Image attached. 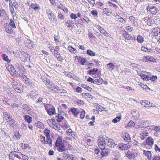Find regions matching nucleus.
Listing matches in <instances>:
<instances>
[{"instance_id": "56", "label": "nucleus", "mask_w": 160, "mask_h": 160, "mask_svg": "<svg viewBox=\"0 0 160 160\" xmlns=\"http://www.w3.org/2000/svg\"><path fill=\"white\" fill-rule=\"evenodd\" d=\"M59 87H53V88H52V89L51 90V91H53V92H57L58 90H59Z\"/></svg>"}, {"instance_id": "12", "label": "nucleus", "mask_w": 160, "mask_h": 160, "mask_svg": "<svg viewBox=\"0 0 160 160\" xmlns=\"http://www.w3.org/2000/svg\"><path fill=\"white\" fill-rule=\"evenodd\" d=\"M22 154L21 152H17L16 151H12L10 152V156H11L12 155L13 156H13H14V157H16L18 158L21 159V157H22Z\"/></svg>"}, {"instance_id": "37", "label": "nucleus", "mask_w": 160, "mask_h": 160, "mask_svg": "<svg viewBox=\"0 0 160 160\" xmlns=\"http://www.w3.org/2000/svg\"><path fill=\"white\" fill-rule=\"evenodd\" d=\"M101 150L102 151L101 152V153L102 156H105L106 155H108V151L107 150L105 149V148Z\"/></svg>"}, {"instance_id": "41", "label": "nucleus", "mask_w": 160, "mask_h": 160, "mask_svg": "<svg viewBox=\"0 0 160 160\" xmlns=\"http://www.w3.org/2000/svg\"><path fill=\"white\" fill-rule=\"evenodd\" d=\"M68 49L70 51V52L73 53H76L77 52L76 49L72 48V47L71 46L68 47Z\"/></svg>"}, {"instance_id": "15", "label": "nucleus", "mask_w": 160, "mask_h": 160, "mask_svg": "<svg viewBox=\"0 0 160 160\" xmlns=\"http://www.w3.org/2000/svg\"><path fill=\"white\" fill-rule=\"evenodd\" d=\"M56 147L57 148V150L59 152H63L67 150L66 148L64 143Z\"/></svg>"}, {"instance_id": "18", "label": "nucleus", "mask_w": 160, "mask_h": 160, "mask_svg": "<svg viewBox=\"0 0 160 160\" xmlns=\"http://www.w3.org/2000/svg\"><path fill=\"white\" fill-rule=\"evenodd\" d=\"M63 143L62 142V139L60 137H58L55 143V147H57L58 146H60L63 144Z\"/></svg>"}, {"instance_id": "2", "label": "nucleus", "mask_w": 160, "mask_h": 160, "mask_svg": "<svg viewBox=\"0 0 160 160\" xmlns=\"http://www.w3.org/2000/svg\"><path fill=\"white\" fill-rule=\"evenodd\" d=\"M46 13L48 14V17L50 21L52 22H55L57 21L56 16L52 13L50 10L47 9Z\"/></svg>"}, {"instance_id": "20", "label": "nucleus", "mask_w": 160, "mask_h": 160, "mask_svg": "<svg viewBox=\"0 0 160 160\" xmlns=\"http://www.w3.org/2000/svg\"><path fill=\"white\" fill-rule=\"evenodd\" d=\"M143 154L146 156L148 159H150L152 158V154L150 151H143Z\"/></svg>"}, {"instance_id": "10", "label": "nucleus", "mask_w": 160, "mask_h": 160, "mask_svg": "<svg viewBox=\"0 0 160 160\" xmlns=\"http://www.w3.org/2000/svg\"><path fill=\"white\" fill-rule=\"evenodd\" d=\"M30 7L35 11H39L40 9V7L36 3L31 4Z\"/></svg>"}, {"instance_id": "16", "label": "nucleus", "mask_w": 160, "mask_h": 160, "mask_svg": "<svg viewBox=\"0 0 160 160\" xmlns=\"http://www.w3.org/2000/svg\"><path fill=\"white\" fill-rule=\"evenodd\" d=\"M146 142L147 145L152 146L153 144V139L151 137H149L146 139Z\"/></svg>"}, {"instance_id": "47", "label": "nucleus", "mask_w": 160, "mask_h": 160, "mask_svg": "<svg viewBox=\"0 0 160 160\" xmlns=\"http://www.w3.org/2000/svg\"><path fill=\"white\" fill-rule=\"evenodd\" d=\"M157 9L156 8L152 6L151 10H150V12L152 14H155L157 12Z\"/></svg>"}, {"instance_id": "13", "label": "nucleus", "mask_w": 160, "mask_h": 160, "mask_svg": "<svg viewBox=\"0 0 160 160\" xmlns=\"http://www.w3.org/2000/svg\"><path fill=\"white\" fill-rule=\"evenodd\" d=\"M46 83H45V85H46L47 87L51 90L53 88L55 87V85L50 80H46Z\"/></svg>"}, {"instance_id": "50", "label": "nucleus", "mask_w": 160, "mask_h": 160, "mask_svg": "<svg viewBox=\"0 0 160 160\" xmlns=\"http://www.w3.org/2000/svg\"><path fill=\"white\" fill-rule=\"evenodd\" d=\"M91 13L95 17H98V12L96 10H92L91 11Z\"/></svg>"}, {"instance_id": "46", "label": "nucleus", "mask_w": 160, "mask_h": 160, "mask_svg": "<svg viewBox=\"0 0 160 160\" xmlns=\"http://www.w3.org/2000/svg\"><path fill=\"white\" fill-rule=\"evenodd\" d=\"M121 117L120 116L117 117L116 118L112 120V122L114 123H116L119 122L121 119Z\"/></svg>"}, {"instance_id": "39", "label": "nucleus", "mask_w": 160, "mask_h": 160, "mask_svg": "<svg viewBox=\"0 0 160 160\" xmlns=\"http://www.w3.org/2000/svg\"><path fill=\"white\" fill-rule=\"evenodd\" d=\"M2 59L4 61H7V62H9L11 60L8 58V56L5 54H3L2 56Z\"/></svg>"}, {"instance_id": "59", "label": "nucleus", "mask_w": 160, "mask_h": 160, "mask_svg": "<svg viewBox=\"0 0 160 160\" xmlns=\"http://www.w3.org/2000/svg\"><path fill=\"white\" fill-rule=\"evenodd\" d=\"M148 133H143L142 135L141 136V138L142 140H143L146 136L148 135Z\"/></svg>"}, {"instance_id": "5", "label": "nucleus", "mask_w": 160, "mask_h": 160, "mask_svg": "<svg viewBox=\"0 0 160 160\" xmlns=\"http://www.w3.org/2000/svg\"><path fill=\"white\" fill-rule=\"evenodd\" d=\"M141 103L142 106L146 108L155 107L156 106L154 104L150 102L149 101L145 100L142 101Z\"/></svg>"}, {"instance_id": "35", "label": "nucleus", "mask_w": 160, "mask_h": 160, "mask_svg": "<svg viewBox=\"0 0 160 160\" xmlns=\"http://www.w3.org/2000/svg\"><path fill=\"white\" fill-rule=\"evenodd\" d=\"M116 18L121 22L125 23L126 22V21L120 16L119 15H116Z\"/></svg>"}, {"instance_id": "45", "label": "nucleus", "mask_w": 160, "mask_h": 160, "mask_svg": "<svg viewBox=\"0 0 160 160\" xmlns=\"http://www.w3.org/2000/svg\"><path fill=\"white\" fill-rule=\"evenodd\" d=\"M87 53L91 56H95L96 53L91 50H88L87 51Z\"/></svg>"}, {"instance_id": "54", "label": "nucleus", "mask_w": 160, "mask_h": 160, "mask_svg": "<svg viewBox=\"0 0 160 160\" xmlns=\"http://www.w3.org/2000/svg\"><path fill=\"white\" fill-rule=\"evenodd\" d=\"M9 114V113L6 112H4L3 113V116L7 121H8V118H7L8 117Z\"/></svg>"}, {"instance_id": "11", "label": "nucleus", "mask_w": 160, "mask_h": 160, "mask_svg": "<svg viewBox=\"0 0 160 160\" xmlns=\"http://www.w3.org/2000/svg\"><path fill=\"white\" fill-rule=\"evenodd\" d=\"M130 148L129 147L128 145L127 144H124L121 143L119 145V148L122 150H128Z\"/></svg>"}, {"instance_id": "38", "label": "nucleus", "mask_w": 160, "mask_h": 160, "mask_svg": "<svg viewBox=\"0 0 160 160\" xmlns=\"http://www.w3.org/2000/svg\"><path fill=\"white\" fill-rule=\"evenodd\" d=\"M47 143L49 144V146L51 147L52 146V140L50 138V137L47 138Z\"/></svg>"}, {"instance_id": "23", "label": "nucleus", "mask_w": 160, "mask_h": 160, "mask_svg": "<svg viewBox=\"0 0 160 160\" xmlns=\"http://www.w3.org/2000/svg\"><path fill=\"white\" fill-rule=\"evenodd\" d=\"M137 40L138 42V43H142L144 41V38H143L140 35H138L137 39H136V40Z\"/></svg>"}, {"instance_id": "27", "label": "nucleus", "mask_w": 160, "mask_h": 160, "mask_svg": "<svg viewBox=\"0 0 160 160\" xmlns=\"http://www.w3.org/2000/svg\"><path fill=\"white\" fill-rule=\"evenodd\" d=\"M24 118L25 121L28 123H30L32 121V118L28 115H25Z\"/></svg>"}, {"instance_id": "34", "label": "nucleus", "mask_w": 160, "mask_h": 160, "mask_svg": "<svg viewBox=\"0 0 160 160\" xmlns=\"http://www.w3.org/2000/svg\"><path fill=\"white\" fill-rule=\"evenodd\" d=\"M37 94L34 92L32 91L30 93V97L32 99L35 100L37 97Z\"/></svg>"}, {"instance_id": "31", "label": "nucleus", "mask_w": 160, "mask_h": 160, "mask_svg": "<svg viewBox=\"0 0 160 160\" xmlns=\"http://www.w3.org/2000/svg\"><path fill=\"white\" fill-rule=\"evenodd\" d=\"M73 155L71 156L70 155H68L66 153H64L63 157L64 159H65L66 160H70Z\"/></svg>"}, {"instance_id": "52", "label": "nucleus", "mask_w": 160, "mask_h": 160, "mask_svg": "<svg viewBox=\"0 0 160 160\" xmlns=\"http://www.w3.org/2000/svg\"><path fill=\"white\" fill-rule=\"evenodd\" d=\"M9 24L11 26L14 28H16V26L15 25V23L12 20L10 19V22L9 23Z\"/></svg>"}, {"instance_id": "30", "label": "nucleus", "mask_w": 160, "mask_h": 160, "mask_svg": "<svg viewBox=\"0 0 160 160\" xmlns=\"http://www.w3.org/2000/svg\"><path fill=\"white\" fill-rule=\"evenodd\" d=\"M82 96L83 98L85 99H87V98H92V95L89 93H82Z\"/></svg>"}, {"instance_id": "22", "label": "nucleus", "mask_w": 160, "mask_h": 160, "mask_svg": "<svg viewBox=\"0 0 160 160\" xmlns=\"http://www.w3.org/2000/svg\"><path fill=\"white\" fill-rule=\"evenodd\" d=\"M22 148L24 149V150H26V152H27L29 151L31 148V146L28 144H24L23 146L22 145Z\"/></svg>"}, {"instance_id": "24", "label": "nucleus", "mask_w": 160, "mask_h": 160, "mask_svg": "<svg viewBox=\"0 0 160 160\" xmlns=\"http://www.w3.org/2000/svg\"><path fill=\"white\" fill-rule=\"evenodd\" d=\"M140 76L144 80H149L151 78V77L149 76L145 75L143 73L141 74Z\"/></svg>"}, {"instance_id": "44", "label": "nucleus", "mask_w": 160, "mask_h": 160, "mask_svg": "<svg viewBox=\"0 0 160 160\" xmlns=\"http://www.w3.org/2000/svg\"><path fill=\"white\" fill-rule=\"evenodd\" d=\"M74 22L72 21L71 20H68L67 22H66V25L68 27L70 28L71 27V26H72L73 23Z\"/></svg>"}, {"instance_id": "17", "label": "nucleus", "mask_w": 160, "mask_h": 160, "mask_svg": "<svg viewBox=\"0 0 160 160\" xmlns=\"http://www.w3.org/2000/svg\"><path fill=\"white\" fill-rule=\"evenodd\" d=\"M94 81V84L100 85L102 83L103 80L102 78L98 77L96 78H95Z\"/></svg>"}, {"instance_id": "64", "label": "nucleus", "mask_w": 160, "mask_h": 160, "mask_svg": "<svg viewBox=\"0 0 160 160\" xmlns=\"http://www.w3.org/2000/svg\"><path fill=\"white\" fill-rule=\"evenodd\" d=\"M25 80L26 82H27L29 84H32L33 83L32 81L28 78H26Z\"/></svg>"}, {"instance_id": "58", "label": "nucleus", "mask_w": 160, "mask_h": 160, "mask_svg": "<svg viewBox=\"0 0 160 160\" xmlns=\"http://www.w3.org/2000/svg\"><path fill=\"white\" fill-rule=\"evenodd\" d=\"M101 33L105 36H109V33L106 32L104 29L102 30Z\"/></svg>"}, {"instance_id": "9", "label": "nucleus", "mask_w": 160, "mask_h": 160, "mask_svg": "<svg viewBox=\"0 0 160 160\" xmlns=\"http://www.w3.org/2000/svg\"><path fill=\"white\" fill-rule=\"evenodd\" d=\"M123 36L127 40H130V39H132V40H134L135 41L136 40L135 37H132L126 31H125L123 33Z\"/></svg>"}, {"instance_id": "8", "label": "nucleus", "mask_w": 160, "mask_h": 160, "mask_svg": "<svg viewBox=\"0 0 160 160\" xmlns=\"http://www.w3.org/2000/svg\"><path fill=\"white\" fill-rule=\"evenodd\" d=\"M152 32L153 33V35L154 36H158L160 33V28L155 27L152 28Z\"/></svg>"}, {"instance_id": "28", "label": "nucleus", "mask_w": 160, "mask_h": 160, "mask_svg": "<svg viewBox=\"0 0 160 160\" xmlns=\"http://www.w3.org/2000/svg\"><path fill=\"white\" fill-rule=\"evenodd\" d=\"M22 108L28 113H29L31 110V109L27 104H23L22 106Z\"/></svg>"}, {"instance_id": "53", "label": "nucleus", "mask_w": 160, "mask_h": 160, "mask_svg": "<svg viewBox=\"0 0 160 160\" xmlns=\"http://www.w3.org/2000/svg\"><path fill=\"white\" fill-rule=\"evenodd\" d=\"M75 22L77 27H78V25L79 24L81 25H83V23L82 22V20H76Z\"/></svg>"}, {"instance_id": "51", "label": "nucleus", "mask_w": 160, "mask_h": 160, "mask_svg": "<svg viewBox=\"0 0 160 160\" xmlns=\"http://www.w3.org/2000/svg\"><path fill=\"white\" fill-rule=\"evenodd\" d=\"M128 157L130 159H133L135 157V155L134 153H129L128 155Z\"/></svg>"}, {"instance_id": "62", "label": "nucleus", "mask_w": 160, "mask_h": 160, "mask_svg": "<svg viewBox=\"0 0 160 160\" xmlns=\"http://www.w3.org/2000/svg\"><path fill=\"white\" fill-rule=\"evenodd\" d=\"M70 17H71L72 19H76L77 18V17L76 16V14L72 13L70 15Z\"/></svg>"}, {"instance_id": "40", "label": "nucleus", "mask_w": 160, "mask_h": 160, "mask_svg": "<svg viewBox=\"0 0 160 160\" xmlns=\"http://www.w3.org/2000/svg\"><path fill=\"white\" fill-rule=\"evenodd\" d=\"M81 86L82 88L87 89L89 91L91 92L92 91V89L91 88L85 84H82Z\"/></svg>"}, {"instance_id": "57", "label": "nucleus", "mask_w": 160, "mask_h": 160, "mask_svg": "<svg viewBox=\"0 0 160 160\" xmlns=\"http://www.w3.org/2000/svg\"><path fill=\"white\" fill-rule=\"evenodd\" d=\"M85 115V112L84 110H82L81 112L80 117L81 119L83 118Z\"/></svg>"}, {"instance_id": "60", "label": "nucleus", "mask_w": 160, "mask_h": 160, "mask_svg": "<svg viewBox=\"0 0 160 160\" xmlns=\"http://www.w3.org/2000/svg\"><path fill=\"white\" fill-rule=\"evenodd\" d=\"M37 126L38 128H41L43 126V124L40 122L38 121L37 123Z\"/></svg>"}, {"instance_id": "36", "label": "nucleus", "mask_w": 160, "mask_h": 160, "mask_svg": "<svg viewBox=\"0 0 160 160\" xmlns=\"http://www.w3.org/2000/svg\"><path fill=\"white\" fill-rule=\"evenodd\" d=\"M98 70V69L97 68H93L92 69L90 70L89 73L90 75H94L97 73Z\"/></svg>"}, {"instance_id": "4", "label": "nucleus", "mask_w": 160, "mask_h": 160, "mask_svg": "<svg viewBox=\"0 0 160 160\" xmlns=\"http://www.w3.org/2000/svg\"><path fill=\"white\" fill-rule=\"evenodd\" d=\"M45 107V109L49 115L51 116L54 114L55 112V110L54 107L49 105Z\"/></svg>"}, {"instance_id": "48", "label": "nucleus", "mask_w": 160, "mask_h": 160, "mask_svg": "<svg viewBox=\"0 0 160 160\" xmlns=\"http://www.w3.org/2000/svg\"><path fill=\"white\" fill-rule=\"evenodd\" d=\"M13 156L14 155H13ZM9 157L10 159H11V160H21V159L15 157H14V156H13L12 157V155L10 156V153L9 155Z\"/></svg>"}, {"instance_id": "1", "label": "nucleus", "mask_w": 160, "mask_h": 160, "mask_svg": "<svg viewBox=\"0 0 160 160\" xmlns=\"http://www.w3.org/2000/svg\"><path fill=\"white\" fill-rule=\"evenodd\" d=\"M12 85L13 89L17 92L21 93L23 92L22 86L16 82H12Z\"/></svg>"}, {"instance_id": "49", "label": "nucleus", "mask_w": 160, "mask_h": 160, "mask_svg": "<svg viewBox=\"0 0 160 160\" xmlns=\"http://www.w3.org/2000/svg\"><path fill=\"white\" fill-rule=\"evenodd\" d=\"M43 98L41 97H39L36 100L37 103L42 104L43 103Z\"/></svg>"}, {"instance_id": "6", "label": "nucleus", "mask_w": 160, "mask_h": 160, "mask_svg": "<svg viewBox=\"0 0 160 160\" xmlns=\"http://www.w3.org/2000/svg\"><path fill=\"white\" fill-rule=\"evenodd\" d=\"M106 145L111 148L115 147L117 145L115 143L113 140L108 138H106Z\"/></svg>"}, {"instance_id": "33", "label": "nucleus", "mask_w": 160, "mask_h": 160, "mask_svg": "<svg viewBox=\"0 0 160 160\" xmlns=\"http://www.w3.org/2000/svg\"><path fill=\"white\" fill-rule=\"evenodd\" d=\"M71 111L73 115L75 116H76L78 114L79 112L78 109L77 108H72L71 109Z\"/></svg>"}, {"instance_id": "7", "label": "nucleus", "mask_w": 160, "mask_h": 160, "mask_svg": "<svg viewBox=\"0 0 160 160\" xmlns=\"http://www.w3.org/2000/svg\"><path fill=\"white\" fill-rule=\"evenodd\" d=\"M8 122L9 125L14 128H16L18 127V122L13 118L12 119L7 121Z\"/></svg>"}, {"instance_id": "61", "label": "nucleus", "mask_w": 160, "mask_h": 160, "mask_svg": "<svg viewBox=\"0 0 160 160\" xmlns=\"http://www.w3.org/2000/svg\"><path fill=\"white\" fill-rule=\"evenodd\" d=\"M141 50H142L146 52H149V50L147 48L144 47V46H142L141 47Z\"/></svg>"}, {"instance_id": "14", "label": "nucleus", "mask_w": 160, "mask_h": 160, "mask_svg": "<svg viewBox=\"0 0 160 160\" xmlns=\"http://www.w3.org/2000/svg\"><path fill=\"white\" fill-rule=\"evenodd\" d=\"M54 56L57 59L61 62H62L63 60L62 57L61 56L60 53L58 52V50L55 51L54 53Z\"/></svg>"}, {"instance_id": "21", "label": "nucleus", "mask_w": 160, "mask_h": 160, "mask_svg": "<svg viewBox=\"0 0 160 160\" xmlns=\"http://www.w3.org/2000/svg\"><path fill=\"white\" fill-rule=\"evenodd\" d=\"M5 28L6 31L8 33H11L13 32L12 27L9 25H7L5 27Z\"/></svg>"}, {"instance_id": "42", "label": "nucleus", "mask_w": 160, "mask_h": 160, "mask_svg": "<svg viewBox=\"0 0 160 160\" xmlns=\"http://www.w3.org/2000/svg\"><path fill=\"white\" fill-rule=\"evenodd\" d=\"M44 132L46 138L50 137V131L49 129L46 128L44 130Z\"/></svg>"}, {"instance_id": "55", "label": "nucleus", "mask_w": 160, "mask_h": 160, "mask_svg": "<svg viewBox=\"0 0 160 160\" xmlns=\"http://www.w3.org/2000/svg\"><path fill=\"white\" fill-rule=\"evenodd\" d=\"M21 156V160H28V159L29 158L28 156L23 155L22 154Z\"/></svg>"}, {"instance_id": "3", "label": "nucleus", "mask_w": 160, "mask_h": 160, "mask_svg": "<svg viewBox=\"0 0 160 160\" xmlns=\"http://www.w3.org/2000/svg\"><path fill=\"white\" fill-rule=\"evenodd\" d=\"M98 146L101 149H103L105 148L106 144V138H102L98 139Z\"/></svg>"}, {"instance_id": "43", "label": "nucleus", "mask_w": 160, "mask_h": 160, "mask_svg": "<svg viewBox=\"0 0 160 160\" xmlns=\"http://www.w3.org/2000/svg\"><path fill=\"white\" fill-rule=\"evenodd\" d=\"M132 114L133 115V117H134L135 118L138 119L139 118V114L138 112H133Z\"/></svg>"}, {"instance_id": "63", "label": "nucleus", "mask_w": 160, "mask_h": 160, "mask_svg": "<svg viewBox=\"0 0 160 160\" xmlns=\"http://www.w3.org/2000/svg\"><path fill=\"white\" fill-rule=\"evenodd\" d=\"M87 60L85 58H82L81 60V62L82 65L86 64L85 63Z\"/></svg>"}, {"instance_id": "26", "label": "nucleus", "mask_w": 160, "mask_h": 160, "mask_svg": "<svg viewBox=\"0 0 160 160\" xmlns=\"http://www.w3.org/2000/svg\"><path fill=\"white\" fill-rule=\"evenodd\" d=\"M102 13L107 15V16H110L111 13L110 12V10L108 8H104L102 10Z\"/></svg>"}, {"instance_id": "19", "label": "nucleus", "mask_w": 160, "mask_h": 160, "mask_svg": "<svg viewBox=\"0 0 160 160\" xmlns=\"http://www.w3.org/2000/svg\"><path fill=\"white\" fill-rule=\"evenodd\" d=\"M123 138L125 141L128 142H129L130 141V138L129 134L128 133L124 134L123 135Z\"/></svg>"}, {"instance_id": "25", "label": "nucleus", "mask_w": 160, "mask_h": 160, "mask_svg": "<svg viewBox=\"0 0 160 160\" xmlns=\"http://www.w3.org/2000/svg\"><path fill=\"white\" fill-rule=\"evenodd\" d=\"M64 119V117L61 114H58L56 115V119L58 122H61Z\"/></svg>"}, {"instance_id": "32", "label": "nucleus", "mask_w": 160, "mask_h": 160, "mask_svg": "<svg viewBox=\"0 0 160 160\" xmlns=\"http://www.w3.org/2000/svg\"><path fill=\"white\" fill-rule=\"evenodd\" d=\"M115 67V65L112 63H109L107 64V69L110 70H112Z\"/></svg>"}, {"instance_id": "29", "label": "nucleus", "mask_w": 160, "mask_h": 160, "mask_svg": "<svg viewBox=\"0 0 160 160\" xmlns=\"http://www.w3.org/2000/svg\"><path fill=\"white\" fill-rule=\"evenodd\" d=\"M7 15L5 11L3 9H0V17L4 18Z\"/></svg>"}]
</instances>
